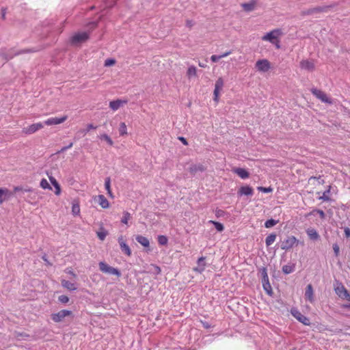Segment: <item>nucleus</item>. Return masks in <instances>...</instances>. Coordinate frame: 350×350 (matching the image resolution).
<instances>
[{
    "label": "nucleus",
    "instance_id": "nucleus-1",
    "mask_svg": "<svg viewBox=\"0 0 350 350\" xmlns=\"http://www.w3.org/2000/svg\"><path fill=\"white\" fill-rule=\"evenodd\" d=\"M38 49H27L23 50H19L16 51V53H13L11 50L9 51L8 53L5 52L4 50H1L0 51V58L1 59V62L4 64L5 62L8 61L9 59H12L16 55H19L27 53H34L38 51Z\"/></svg>",
    "mask_w": 350,
    "mask_h": 350
},
{
    "label": "nucleus",
    "instance_id": "nucleus-2",
    "mask_svg": "<svg viewBox=\"0 0 350 350\" xmlns=\"http://www.w3.org/2000/svg\"><path fill=\"white\" fill-rule=\"evenodd\" d=\"M98 266L100 271L103 273H107L109 275H116L117 277H120L121 275V272L118 269L109 266L105 262H100L98 263Z\"/></svg>",
    "mask_w": 350,
    "mask_h": 350
},
{
    "label": "nucleus",
    "instance_id": "nucleus-3",
    "mask_svg": "<svg viewBox=\"0 0 350 350\" xmlns=\"http://www.w3.org/2000/svg\"><path fill=\"white\" fill-rule=\"evenodd\" d=\"M90 37V31H83L75 33L70 38V43L72 45H77L88 40Z\"/></svg>",
    "mask_w": 350,
    "mask_h": 350
},
{
    "label": "nucleus",
    "instance_id": "nucleus-4",
    "mask_svg": "<svg viewBox=\"0 0 350 350\" xmlns=\"http://www.w3.org/2000/svg\"><path fill=\"white\" fill-rule=\"evenodd\" d=\"M282 32L280 29H273L265 36H262V40L269 41L272 44H275L276 42H279L278 37L281 35Z\"/></svg>",
    "mask_w": 350,
    "mask_h": 350
},
{
    "label": "nucleus",
    "instance_id": "nucleus-5",
    "mask_svg": "<svg viewBox=\"0 0 350 350\" xmlns=\"http://www.w3.org/2000/svg\"><path fill=\"white\" fill-rule=\"evenodd\" d=\"M72 315V312L71 310H62L57 313H53L51 315V318L55 323H59L62 322L65 317Z\"/></svg>",
    "mask_w": 350,
    "mask_h": 350
},
{
    "label": "nucleus",
    "instance_id": "nucleus-6",
    "mask_svg": "<svg viewBox=\"0 0 350 350\" xmlns=\"http://www.w3.org/2000/svg\"><path fill=\"white\" fill-rule=\"evenodd\" d=\"M291 314L300 323L305 325H310V321L309 318L302 314L297 308H292L291 310Z\"/></svg>",
    "mask_w": 350,
    "mask_h": 350
},
{
    "label": "nucleus",
    "instance_id": "nucleus-7",
    "mask_svg": "<svg viewBox=\"0 0 350 350\" xmlns=\"http://www.w3.org/2000/svg\"><path fill=\"white\" fill-rule=\"evenodd\" d=\"M299 241L294 236H288L284 239L281 244V249L283 250H289L293 248L295 245L298 243Z\"/></svg>",
    "mask_w": 350,
    "mask_h": 350
},
{
    "label": "nucleus",
    "instance_id": "nucleus-8",
    "mask_svg": "<svg viewBox=\"0 0 350 350\" xmlns=\"http://www.w3.org/2000/svg\"><path fill=\"white\" fill-rule=\"evenodd\" d=\"M255 68L259 72H266L271 68V64L267 59H258L256 62Z\"/></svg>",
    "mask_w": 350,
    "mask_h": 350
},
{
    "label": "nucleus",
    "instance_id": "nucleus-9",
    "mask_svg": "<svg viewBox=\"0 0 350 350\" xmlns=\"http://www.w3.org/2000/svg\"><path fill=\"white\" fill-rule=\"evenodd\" d=\"M44 127V124L42 122H38L35 124H32L27 127L23 129L22 132L25 135H31L38 130L42 129Z\"/></svg>",
    "mask_w": 350,
    "mask_h": 350
},
{
    "label": "nucleus",
    "instance_id": "nucleus-10",
    "mask_svg": "<svg viewBox=\"0 0 350 350\" xmlns=\"http://www.w3.org/2000/svg\"><path fill=\"white\" fill-rule=\"evenodd\" d=\"M224 80L221 77L218 78L215 82V89H214V92H213V95H214L213 100L216 103H217L219 101V92L222 90V88L224 87Z\"/></svg>",
    "mask_w": 350,
    "mask_h": 350
},
{
    "label": "nucleus",
    "instance_id": "nucleus-11",
    "mask_svg": "<svg viewBox=\"0 0 350 350\" xmlns=\"http://www.w3.org/2000/svg\"><path fill=\"white\" fill-rule=\"evenodd\" d=\"M312 94L315 96L317 98L321 100L322 102L325 103H332V100L329 98L327 94L320 90H317L316 88L312 89L311 90Z\"/></svg>",
    "mask_w": 350,
    "mask_h": 350
},
{
    "label": "nucleus",
    "instance_id": "nucleus-12",
    "mask_svg": "<svg viewBox=\"0 0 350 350\" xmlns=\"http://www.w3.org/2000/svg\"><path fill=\"white\" fill-rule=\"evenodd\" d=\"M335 292L340 298L350 301V294L341 283L335 288Z\"/></svg>",
    "mask_w": 350,
    "mask_h": 350
},
{
    "label": "nucleus",
    "instance_id": "nucleus-13",
    "mask_svg": "<svg viewBox=\"0 0 350 350\" xmlns=\"http://www.w3.org/2000/svg\"><path fill=\"white\" fill-rule=\"evenodd\" d=\"M67 118H68L67 116H62L59 118H58V117L50 118L46 120L44 122L43 124H45L47 126L59 124L64 122L67 120Z\"/></svg>",
    "mask_w": 350,
    "mask_h": 350
},
{
    "label": "nucleus",
    "instance_id": "nucleus-14",
    "mask_svg": "<svg viewBox=\"0 0 350 350\" xmlns=\"http://www.w3.org/2000/svg\"><path fill=\"white\" fill-rule=\"evenodd\" d=\"M118 241L122 252L125 255L130 256L131 255V250L129 247V246L126 244V243L124 241L123 237H119Z\"/></svg>",
    "mask_w": 350,
    "mask_h": 350
},
{
    "label": "nucleus",
    "instance_id": "nucleus-15",
    "mask_svg": "<svg viewBox=\"0 0 350 350\" xmlns=\"http://www.w3.org/2000/svg\"><path fill=\"white\" fill-rule=\"evenodd\" d=\"M12 196V192H11L8 189L0 187V204L9 200Z\"/></svg>",
    "mask_w": 350,
    "mask_h": 350
},
{
    "label": "nucleus",
    "instance_id": "nucleus-16",
    "mask_svg": "<svg viewBox=\"0 0 350 350\" xmlns=\"http://www.w3.org/2000/svg\"><path fill=\"white\" fill-rule=\"evenodd\" d=\"M237 194L239 196H252L254 194V189L248 185L242 186L238 190Z\"/></svg>",
    "mask_w": 350,
    "mask_h": 350
},
{
    "label": "nucleus",
    "instance_id": "nucleus-17",
    "mask_svg": "<svg viewBox=\"0 0 350 350\" xmlns=\"http://www.w3.org/2000/svg\"><path fill=\"white\" fill-rule=\"evenodd\" d=\"M305 299L310 303H313L314 301L313 288L310 284H308L306 286L305 291Z\"/></svg>",
    "mask_w": 350,
    "mask_h": 350
},
{
    "label": "nucleus",
    "instance_id": "nucleus-18",
    "mask_svg": "<svg viewBox=\"0 0 350 350\" xmlns=\"http://www.w3.org/2000/svg\"><path fill=\"white\" fill-rule=\"evenodd\" d=\"M232 171L242 179H246L250 176V173L244 168L234 167Z\"/></svg>",
    "mask_w": 350,
    "mask_h": 350
},
{
    "label": "nucleus",
    "instance_id": "nucleus-19",
    "mask_svg": "<svg viewBox=\"0 0 350 350\" xmlns=\"http://www.w3.org/2000/svg\"><path fill=\"white\" fill-rule=\"evenodd\" d=\"M306 232L309 239L312 241H318L320 239L319 234L317 230L313 228H309L306 229Z\"/></svg>",
    "mask_w": 350,
    "mask_h": 350
},
{
    "label": "nucleus",
    "instance_id": "nucleus-20",
    "mask_svg": "<svg viewBox=\"0 0 350 350\" xmlns=\"http://www.w3.org/2000/svg\"><path fill=\"white\" fill-rule=\"evenodd\" d=\"M205 257L201 256L198 259V267H195L193 270L198 273H202L206 267Z\"/></svg>",
    "mask_w": 350,
    "mask_h": 350
},
{
    "label": "nucleus",
    "instance_id": "nucleus-21",
    "mask_svg": "<svg viewBox=\"0 0 350 350\" xmlns=\"http://www.w3.org/2000/svg\"><path fill=\"white\" fill-rule=\"evenodd\" d=\"M300 67L302 69L312 71L314 68V64L311 61L304 59L300 62Z\"/></svg>",
    "mask_w": 350,
    "mask_h": 350
},
{
    "label": "nucleus",
    "instance_id": "nucleus-22",
    "mask_svg": "<svg viewBox=\"0 0 350 350\" xmlns=\"http://www.w3.org/2000/svg\"><path fill=\"white\" fill-rule=\"evenodd\" d=\"M123 103H126V100H122L120 99L112 100L109 103V107L113 111H116L122 106Z\"/></svg>",
    "mask_w": 350,
    "mask_h": 350
},
{
    "label": "nucleus",
    "instance_id": "nucleus-23",
    "mask_svg": "<svg viewBox=\"0 0 350 350\" xmlns=\"http://www.w3.org/2000/svg\"><path fill=\"white\" fill-rule=\"evenodd\" d=\"M206 168L202 164H193L189 167V172L191 174H196L198 172H204Z\"/></svg>",
    "mask_w": 350,
    "mask_h": 350
},
{
    "label": "nucleus",
    "instance_id": "nucleus-24",
    "mask_svg": "<svg viewBox=\"0 0 350 350\" xmlns=\"http://www.w3.org/2000/svg\"><path fill=\"white\" fill-rule=\"evenodd\" d=\"M61 284L63 287L67 288L68 290H69L70 291H74L77 290L76 284L73 282L68 281V280H62Z\"/></svg>",
    "mask_w": 350,
    "mask_h": 350
},
{
    "label": "nucleus",
    "instance_id": "nucleus-25",
    "mask_svg": "<svg viewBox=\"0 0 350 350\" xmlns=\"http://www.w3.org/2000/svg\"><path fill=\"white\" fill-rule=\"evenodd\" d=\"M282 271L285 274H289L295 270V263H289L288 265H285L282 267Z\"/></svg>",
    "mask_w": 350,
    "mask_h": 350
},
{
    "label": "nucleus",
    "instance_id": "nucleus-26",
    "mask_svg": "<svg viewBox=\"0 0 350 350\" xmlns=\"http://www.w3.org/2000/svg\"><path fill=\"white\" fill-rule=\"evenodd\" d=\"M136 241L145 247H149V240L142 235H137L135 237Z\"/></svg>",
    "mask_w": 350,
    "mask_h": 350
},
{
    "label": "nucleus",
    "instance_id": "nucleus-27",
    "mask_svg": "<svg viewBox=\"0 0 350 350\" xmlns=\"http://www.w3.org/2000/svg\"><path fill=\"white\" fill-rule=\"evenodd\" d=\"M262 284L263 289L267 293V294L269 295H272L273 290H272V287L270 284L269 280H263V281H262Z\"/></svg>",
    "mask_w": 350,
    "mask_h": 350
},
{
    "label": "nucleus",
    "instance_id": "nucleus-28",
    "mask_svg": "<svg viewBox=\"0 0 350 350\" xmlns=\"http://www.w3.org/2000/svg\"><path fill=\"white\" fill-rule=\"evenodd\" d=\"M98 204L103 208H107L109 206V203L107 199L103 195H99L98 196Z\"/></svg>",
    "mask_w": 350,
    "mask_h": 350
},
{
    "label": "nucleus",
    "instance_id": "nucleus-29",
    "mask_svg": "<svg viewBox=\"0 0 350 350\" xmlns=\"http://www.w3.org/2000/svg\"><path fill=\"white\" fill-rule=\"evenodd\" d=\"M256 5L255 1H251L249 3H243L241 4V7L245 12H251L254 10Z\"/></svg>",
    "mask_w": 350,
    "mask_h": 350
},
{
    "label": "nucleus",
    "instance_id": "nucleus-30",
    "mask_svg": "<svg viewBox=\"0 0 350 350\" xmlns=\"http://www.w3.org/2000/svg\"><path fill=\"white\" fill-rule=\"evenodd\" d=\"M276 234L275 233H271L269 234L265 239V244L267 247L270 246L271 245H272L274 241H275L276 239Z\"/></svg>",
    "mask_w": 350,
    "mask_h": 350
},
{
    "label": "nucleus",
    "instance_id": "nucleus-31",
    "mask_svg": "<svg viewBox=\"0 0 350 350\" xmlns=\"http://www.w3.org/2000/svg\"><path fill=\"white\" fill-rule=\"evenodd\" d=\"M259 274L260 275L262 281L269 280L267 270L265 267L258 269Z\"/></svg>",
    "mask_w": 350,
    "mask_h": 350
},
{
    "label": "nucleus",
    "instance_id": "nucleus-32",
    "mask_svg": "<svg viewBox=\"0 0 350 350\" xmlns=\"http://www.w3.org/2000/svg\"><path fill=\"white\" fill-rule=\"evenodd\" d=\"M331 187L329 186L328 189L325 190L321 196L319 198V200L325 201V202H329L330 201V198L329 197V193H330Z\"/></svg>",
    "mask_w": 350,
    "mask_h": 350
},
{
    "label": "nucleus",
    "instance_id": "nucleus-33",
    "mask_svg": "<svg viewBox=\"0 0 350 350\" xmlns=\"http://www.w3.org/2000/svg\"><path fill=\"white\" fill-rule=\"evenodd\" d=\"M105 189L107 190V194L109 196H112V192H111V178L110 177H107L105 180Z\"/></svg>",
    "mask_w": 350,
    "mask_h": 350
},
{
    "label": "nucleus",
    "instance_id": "nucleus-34",
    "mask_svg": "<svg viewBox=\"0 0 350 350\" xmlns=\"http://www.w3.org/2000/svg\"><path fill=\"white\" fill-rule=\"evenodd\" d=\"M208 223L213 224L218 232H222L224 230V225L220 222L210 220L208 221Z\"/></svg>",
    "mask_w": 350,
    "mask_h": 350
},
{
    "label": "nucleus",
    "instance_id": "nucleus-35",
    "mask_svg": "<svg viewBox=\"0 0 350 350\" xmlns=\"http://www.w3.org/2000/svg\"><path fill=\"white\" fill-rule=\"evenodd\" d=\"M329 6H318L312 8L313 14L319 12H326Z\"/></svg>",
    "mask_w": 350,
    "mask_h": 350
},
{
    "label": "nucleus",
    "instance_id": "nucleus-36",
    "mask_svg": "<svg viewBox=\"0 0 350 350\" xmlns=\"http://www.w3.org/2000/svg\"><path fill=\"white\" fill-rule=\"evenodd\" d=\"M278 222H279V220H275L273 219H268L265 223V227L266 228H270L274 226L275 225H276Z\"/></svg>",
    "mask_w": 350,
    "mask_h": 350
},
{
    "label": "nucleus",
    "instance_id": "nucleus-37",
    "mask_svg": "<svg viewBox=\"0 0 350 350\" xmlns=\"http://www.w3.org/2000/svg\"><path fill=\"white\" fill-rule=\"evenodd\" d=\"M120 135L123 136L127 134V128L124 122H121L119 127Z\"/></svg>",
    "mask_w": 350,
    "mask_h": 350
},
{
    "label": "nucleus",
    "instance_id": "nucleus-38",
    "mask_svg": "<svg viewBox=\"0 0 350 350\" xmlns=\"http://www.w3.org/2000/svg\"><path fill=\"white\" fill-rule=\"evenodd\" d=\"M196 68L194 66H191L188 68L187 74L189 77L196 76Z\"/></svg>",
    "mask_w": 350,
    "mask_h": 350
},
{
    "label": "nucleus",
    "instance_id": "nucleus-39",
    "mask_svg": "<svg viewBox=\"0 0 350 350\" xmlns=\"http://www.w3.org/2000/svg\"><path fill=\"white\" fill-rule=\"evenodd\" d=\"M14 337L18 340H21V339L25 340L27 338L29 337V335L25 332H16L14 333Z\"/></svg>",
    "mask_w": 350,
    "mask_h": 350
},
{
    "label": "nucleus",
    "instance_id": "nucleus-40",
    "mask_svg": "<svg viewBox=\"0 0 350 350\" xmlns=\"http://www.w3.org/2000/svg\"><path fill=\"white\" fill-rule=\"evenodd\" d=\"M107 234H108L107 231L105 230L103 228H101V231L97 232V236H98V239L101 241L105 240Z\"/></svg>",
    "mask_w": 350,
    "mask_h": 350
},
{
    "label": "nucleus",
    "instance_id": "nucleus-41",
    "mask_svg": "<svg viewBox=\"0 0 350 350\" xmlns=\"http://www.w3.org/2000/svg\"><path fill=\"white\" fill-rule=\"evenodd\" d=\"M131 218V214L129 212L125 211V212L123 213V217H122V218L121 219V222L124 224H127L129 220Z\"/></svg>",
    "mask_w": 350,
    "mask_h": 350
},
{
    "label": "nucleus",
    "instance_id": "nucleus-42",
    "mask_svg": "<svg viewBox=\"0 0 350 350\" xmlns=\"http://www.w3.org/2000/svg\"><path fill=\"white\" fill-rule=\"evenodd\" d=\"M116 0H105L103 9L113 7L116 3Z\"/></svg>",
    "mask_w": 350,
    "mask_h": 350
},
{
    "label": "nucleus",
    "instance_id": "nucleus-43",
    "mask_svg": "<svg viewBox=\"0 0 350 350\" xmlns=\"http://www.w3.org/2000/svg\"><path fill=\"white\" fill-rule=\"evenodd\" d=\"M100 139H103L105 140V142H107V143L110 145V146H112L113 142L112 141V139L109 137V135H107V134H103L100 136Z\"/></svg>",
    "mask_w": 350,
    "mask_h": 350
},
{
    "label": "nucleus",
    "instance_id": "nucleus-44",
    "mask_svg": "<svg viewBox=\"0 0 350 350\" xmlns=\"http://www.w3.org/2000/svg\"><path fill=\"white\" fill-rule=\"evenodd\" d=\"M158 242L161 245H165L167 243V239L164 235H159L158 237Z\"/></svg>",
    "mask_w": 350,
    "mask_h": 350
},
{
    "label": "nucleus",
    "instance_id": "nucleus-45",
    "mask_svg": "<svg viewBox=\"0 0 350 350\" xmlns=\"http://www.w3.org/2000/svg\"><path fill=\"white\" fill-rule=\"evenodd\" d=\"M49 179H50L51 182L52 183V184L55 187V188L57 189V191L55 192L56 194H59L60 192V187H59V185L57 183V180L53 177H50Z\"/></svg>",
    "mask_w": 350,
    "mask_h": 350
},
{
    "label": "nucleus",
    "instance_id": "nucleus-46",
    "mask_svg": "<svg viewBox=\"0 0 350 350\" xmlns=\"http://www.w3.org/2000/svg\"><path fill=\"white\" fill-rule=\"evenodd\" d=\"M314 213H317L319 215L321 219H324L325 218V213L323 211L320 209H314L309 215H312Z\"/></svg>",
    "mask_w": 350,
    "mask_h": 350
},
{
    "label": "nucleus",
    "instance_id": "nucleus-47",
    "mask_svg": "<svg viewBox=\"0 0 350 350\" xmlns=\"http://www.w3.org/2000/svg\"><path fill=\"white\" fill-rule=\"evenodd\" d=\"M40 187L44 189H51L48 181L45 178L42 179V180L40 181Z\"/></svg>",
    "mask_w": 350,
    "mask_h": 350
},
{
    "label": "nucleus",
    "instance_id": "nucleus-48",
    "mask_svg": "<svg viewBox=\"0 0 350 350\" xmlns=\"http://www.w3.org/2000/svg\"><path fill=\"white\" fill-rule=\"evenodd\" d=\"M58 301L62 304H67L69 301V297L66 295H62L59 296Z\"/></svg>",
    "mask_w": 350,
    "mask_h": 350
},
{
    "label": "nucleus",
    "instance_id": "nucleus-49",
    "mask_svg": "<svg viewBox=\"0 0 350 350\" xmlns=\"http://www.w3.org/2000/svg\"><path fill=\"white\" fill-rule=\"evenodd\" d=\"M72 214L75 215H77L79 214V213H80V208H79V204H72Z\"/></svg>",
    "mask_w": 350,
    "mask_h": 350
},
{
    "label": "nucleus",
    "instance_id": "nucleus-50",
    "mask_svg": "<svg viewBox=\"0 0 350 350\" xmlns=\"http://www.w3.org/2000/svg\"><path fill=\"white\" fill-rule=\"evenodd\" d=\"M21 191H23L25 192H29L31 191V189H30V188L23 189V187H21V186H16L14 187V192Z\"/></svg>",
    "mask_w": 350,
    "mask_h": 350
},
{
    "label": "nucleus",
    "instance_id": "nucleus-51",
    "mask_svg": "<svg viewBox=\"0 0 350 350\" xmlns=\"http://www.w3.org/2000/svg\"><path fill=\"white\" fill-rule=\"evenodd\" d=\"M161 269L159 266L155 265H152V272L154 274L159 275L161 273Z\"/></svg>",
    "mask_w": 350,
    "mask_h": 350
},
{
    "label": "nucleus",
    "instance_id": "nucleus-52",
    "mask_svg": "<svg viewBox=\"0 0 350 350\" xmlns=\"http://www.w3.org/2000/svg\"><path fill=\"white\" fill-rule=\"evenodd\" d=\"M332 247H333V250L334 252V255L336 256H338V255L340 254V248H339L338 245L337 243H334L332 245Z\"/></svg>",
    "mask_w": 350,
    "mask_h": 350
},
{
    "label": "nucleus",
    "instance_id": "nucleus-53",
    "mask_svg": "<svg viewBox=\"0 0 350 350\" xmlns=\"http://www.w3.org/2000/svg\"><path fill=\"white\" fill-rule=\"evenodd\" d=\"M258 190L262 191L264 193H270L273 191V189L270 187H258Z\"/></svg>",
    "mask_w": 350,
    "mask_h": 350
},
{
    "label": "nucleus",
    "instance_id": "nucleus-54",
    "mask_svg": "<svg viewBox=\"0 0 350 350\" xmlns=\"http://www.w3.org/2000/svg\"><path fill=\"white\" fill-rule=\"evenodd\" d=\"M97 25H98V21H92L88 24L87 27L89 29L92 30V29H95L97 27Z\"/></svg>",
    "mask_w": 350,
    "mask_h": 350
},
{
    "label": "nucleus",
    "instance_id": "nucleus-55",
    "mask_svg": "<svg viewBox=\"0 0 350 350\" xmlns=\"http://www.w3.org/2000/svg\"><path fill=\"white\" fill-rule=\"evenodd\" d=\"M200 322L202 325V327L205 329H209V328L212 327V325L207 321L200 320Z\"/></svg>",
    "mask_w": 350,
    "mask_h": 350
},
{
    "label": "nucleus",
    "instance_id": "nucleus-56",
    "mask_svg": "<svg viewBox=\"0 0 350 350\" xmlns=\"http://www.w3.org/2000/svg\"><path fill=\"white\" fill-rule=\"evenodd\" d=\"M225 214V212L221 209H218L217 208L215 210V216L217 217H223Z\"/></svg>",
    "mask_w": 350,
    "mask_h": 350
},
{
    "label": "nucleus",
    "instance_id": "nucleus-57",
    "mask_svg": "<svg viewBox=\"0 0 350 350\" xmlns=\"http://www.w3.org/2000/svg\"><path fill=\"white\" fill-rule=\"evenodd\" d=\"M116 61L113 59H107L105 60V65L107 66L113 65Z\"/></svg>",
    "mask_w": 350,
    "mask_h": 350
},
{
    "label": "nucleus",
    "instance_id": "nucleus-58",
    "mask_svg": "<svg viewBox=\"0 0 350 350\" xmlns=\"http://www.w3.org/2000/svg\"><path fill=\"white\" fill-rule=\"evenodd\" d=\"M220 59H221V58H220L219 55H213L211 57V60L213 62H218Z\"/></svg>",
    "mask_w": 350,
    "mask_h": 350
},
{
    "label": "nucleus",
    "instance_id": "nucleus-59",
    "mask_svg": "<svg viewBox=\"0 0 350 350\" xmlns=\"http://www.w3.org/2000/svg\"><path fill=\"white\" fill-rule=\"evenodd\" d=\"M303 15H312L313 14L312 8L308 9L306 10L303 11Z\"/></svg>",
    "mask_w": 350,
    "mask_h": 350
},
{
    "label": "nucleus",
    "instance_id": "nucleus-60",
    "mask_svg": "<svg viewBox=\"0 0 350 350\" xmlns=\"http://www.w3.org/2000/svg\"><path fill=\"white\" fill-rule=\"evenodd\" d=\"M65 272L72 275L73 278H76L77 275L71 269H66Z\"/></svg>",
    "mask_w": 350,
    "mask_h": 350
},
{
    "label": "nucleus",
    "instance_id": "nucleus-61",
    "mask_svg": "<svg viewBox=\"0 0 350 350\" xmlns=\"http://www.w3.org/2000/svg\"><path fill=\"white\" fill-rule=\"evenodd\" d=\"M193 24L194 23H193V21H191V20H187L186 21V26L189 27V28L192 27Z\"/></svg>",
    "mask_w": 350,
    "mask_h": 350
},
{
    "label": "nucleus",
    "instance_id": "nucleus-62",
    "mask_svg": "<svg viewBox=\"0 0 350 350\" xmlns=\"http://www.w3.org/2000/svg\"><path fill=\"white\" fill-rule=\"evenodd\" d=\"M178 139L185 146L188 145L187 139L184 137H178Z\"/></svg>",
    "mask_w": 350,
    "mask_h": 350
},
{
    "label": "nucleus",
    "instance_id": "nucleus-63",
    "mask_svg": "<svg viewBox=\"0 0 350 350\" xmlns=\"http://www.w3.org/2000/svg\"><path fill=\"white\" fill-rule=\"evenodd\" d=\"M232 53V51H227L221 55H219L220 58H223V57H226L227 56H228L229 55H230Z\"/></svg>",
    "mask_w": 350,
    "mask_h": 350
},
{
    "label": "nucleus",
    "instance_id": "nucleus-64",
    "mask_svg": "<svg viewBox=\"0 0 350 350\" xmlns=\"http://www.w3.org/2000/svg\"><path fill=\"white\" fill-rule=\"evenodd\" d=\"M344 232L346 237H350V229L349 228H345Z\"/></svg>",
    "mask_w": 350,
    "mask_h": 350
}]
</instances>
